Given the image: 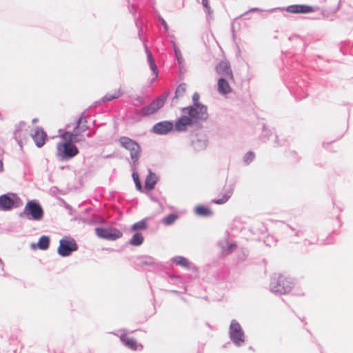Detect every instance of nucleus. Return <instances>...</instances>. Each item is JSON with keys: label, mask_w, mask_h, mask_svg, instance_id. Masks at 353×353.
Returning a JSON list of instances; mask_svg holds the SVG:
<instances>
[{"label": "nucleus", "mask_w": 353, "mask_h": 353, "mask_svg": "<svg viewBox=\"0 0 353 353\" xmlns=\"http://www.w3.org/2000/svg\"><path fill=\"white\" fill-rule=\"evenodd\" d=\"M87 129V121H83L82 117H80L77 121V126L72 132H64L62 133L60 137L64 142L59 143L57 145V157L62 160L67 161L78 154L79 150L73 143L85 140L81 134Z\"/></svg>", "instance_id": "obj_1"}, {"label": "nucleus", "mask_w": 353, "mask_h": 353, "mask_svg": "<svg viewBox=\"0 0 353 353\" xmlns=\"http://www.w3.org/2000/svg\"><path fill=\"white\" fill-rule=\"evenodd\" d=\"M119 143L122 147L130 152L133 164L136 165L141 154V149L139 144L137 141L126 137H121L119 139Z\"/></svg>", "instance_id": "obj_2"}, {"label": "nucleus", "mask_w": 353, "mask_h": 353, "mask_svg": "<svg viewBox=\"0 0 353 353\" xmlns=\"http://www.w3.org/2000/svg\"><path fill=\"white\" fill-rule=\"evenodd\" d=\"M271 285L272 290L276 292L285 294L292 290L293 282L283 275H278L273 278Z\"/></svg>", "instance_id": "obj_3"}, {"label": "nucleus", "mask_w": 353, "mask_h": 353, "mask_svg": "<svg viewBox=\"0 0 353 353\" xmlns=\"http://www.w3.org/2000/svg\"><path fill=\"white\" fill-rule=\"evenodd\" d=\"M23 214L32 220L40 221L43 216V210L40 204L34 201H28L23 209Z\"/></svg>", "instance_id": "obj_4"}, {"label": "nucleus", "mask_w": 353, "mask_h": 353, "mask_svg": "<svg viewBox=\"0 0 353 353\" xmlns=\"http://www.w3.org/2000/svg\"><path fill=\"white\" fill-rule=\"evenodd\" d=\"M78 249L75 240L71 237L65 236L59 241L58 254L61 256H68Z\"/></svg>", "instance_id": "obj_5"}, {"label": "nucleus", "mask_w": 353, "mask_h": 353, "mask_svg": "<svg viewBox=\"0 0 353 353\" xmlns=\"http://www.w3.org/2000/svg\"><path fill=\"white\" fill-rule=\"evenodd\" d=\"M183 112H187L194 123L199 120H205L208 117L207 108L205 105L190 106L183 108Z\"/></svg>", "instance_id": "obj_6"}, {"label": "nucleus", "mask_w": 353, "mask_h": 353, "mask_svg": "<svg viewBox=\"0 0 353 353\" xmlns=\"http://www.w3.org/2000/svg\"><path fill=\"white\" fill-rule=\"evenodd\" d=\"M95 233L99 238L109 241H114L123 236V233L115 228H97Z\"/></svg>", "instance_id": "obj_7"}, {"label": "nucleus", "mask_w": 353, "mask_h": 353, "mask_svg": "<svg viewBox=\"0 0 353 353\" xmlns=\"http://www.w3.org/2000/svg\"><path fill=\"white\" fill-rule=\"evenodd\" d=\"M230 335L232 341L238 346H241L243 342V332L239 323L232 321L230 327Z\"/></svg>", "instance_id": "obj_8"}, {"label": "nucleus", "mask_w": 353, "mask_h": 353, "mask_svg": "<svg viewBox=\"0 0 353 353\" xmlns=\"http://www.w3.org/2000/svg\"><path fill=\"white\" fill-rule=\"evenodd\" d=\"M215 70L218 74L228 77L230 81H234V77L229 61H222L219 62Z\"/></svg>", "instance_id": "obj_9"}, {"label": "nucleus", "mask_w": 353, "mask_h": 353, "mask_svg": "<svg viewBox=\"0 0 353 353\" xmlns=\"http://www.w3.org/2000/svg\"><path fill=\"white\" fill-rule=\"evenodd\" d=\"M165 99L158 98L154 100L150 105L142 109V113L144 115H149L155 113L164 104Z\"/></svg>", "instance_id": "obj_10"}, {"label": "nucleus", "mask_w": 353, "mask_h": 353, "mask_svg": "<svg viewBox=\"0 0 353 353\" xmlns=\"http://www.w3.org/2000/svg\"><path fill=\"white\" fill-rule=\"evenodd\" d=\"M173 129V123L170 121H161L155 124L153 127V131L156 134H165Z\"/></svg>", "instance_id": "obj_11"}, {"label": "nucleus", "mask_w": 353, "mask_h": 353, "mask_svg": "<svg viewBox=\"0 0 353 353\" xmlns=\"http://www.w3.org/2000/svg\"><path fill=\"white\" fill-rule=\"evenodd\" d=\"M194 122L190 115L183 114L175 123V128L178 131H184L188 125H190Z\"/></svg>", "instance_id": "obj_12"}, {"label": "nucleus", "mask_w": 353, "mask_h": 353, "mask_svg": "<svg viewBox=\"0 0 353 353\" xmlns=\"http://www.w3.org/2000/svg\"><path fill=\"white\" fill-rule=\"evenodd\" d=\"M217 90L222 94H228L232 92V87L224 77H221L218 79Z\"/></svg>", "instance_id": "obj_13"}, {"label": "nucleus", "mask_w": 353, "mask_h": 353, "mask_svg": "<svg viewBox=\"0 0 353 353\" xmlns=\"http://www.w3.org/2000/svg\"><path fill=\"white\" fill-rule=\"evenodd\" d=\"M120 339L126 347L132 350H137L139 346H140L141 348L143 347L141 345H139L137 344L134 339L130 337L127 334H121Z\"/></svg>", "instance_id": "obj_14"}, {"label": "nucleus", "mask_w": 353, "mask_h": 353, "mask_svg": "<svg viewBox=\"0 0 353 353\" xmlns=\"http://www.w3.org/2000/svg\"><path fill=\"white\" fill-rule=\"evenodd\" d=\"M14 205L13 199L9 197L6 194L0 196V210H10Z\"/></svg>", "instance_id": "obj_15"}, {"label": "nucleus", "mask_w": 353, "mask_h": 353, "mask_svg": "<svg viewBox=\"0 0 353 353\" xmlns=\"http://www.w3.org/2000/svg\"><path fill=\"white\" fill-rule=\"evenodd\" d=\"M32 138L36 145L41 148L45 144L47 134L43 130L37 129L32 135Z\"/></svg>", "instance_id": "obj_16"}, {"label": "nucleus", "mask_w": 353, "mask_h": 353, "mask_svg": "<svg viewBox=\"0 0 353 353\" xmlns=\"http://www.w3.org/2000/svg\"><path fill=\"white\" fill-rule=\"evenodd\" d=\"M287 11L291 13H309L313 11V8L305 5H293L288 6Z\"/></svg>", "instance_id": "obj_17"}, {"label": "nucleus", "mask_w": 353, "mask_h": 353, "mask_svg": "<svg viewBox=\"0 0 353 353\" xmlns=\"http://www.w3.org/2000/svg\"><path fill=\"white\" fill-rule=\"evenodd\" d=\"M224 192L221 199L214 200L213 202L216 204H223L226 203L232 194L233 190L231 187L225 188L223 190Z\"/></svg>", "instance_id": "obj_18"}, {"label": "nucleus", "mask_w": 353, "mask_h": 353, "mask_svg": "<svg viewBox=\"0 0 353 353\" xmlns=\"http://www.w3.org/2000/svg\"><path fill=\"white\" fill-rule=\"evenodd\" d=\"M157 181V176L154 173L150 172L145 179V188L148 190H153Z\"/></svg>", "instance_id": "obj_19"}, {"label": "nucleus", "mask_w": 353, "mask_h": 353, "mask_svg": "<svg viewBox=\"0 0 353 353\" xmlns=\"http://www.w3.org/2000/svg\"><path fill=\"white\" fill-rule=\"evenodd\" d=\"M195 213L201 216H209L212 214L211 210L205 205H198L195 208Z\"/></svg>", "instance_id": "obj_20"}, {"label": "nucleus", "mask_w": 353, "mask_h": 353, "mask_svg": "<svg viewBox=\"0 0 353 353\" xmlns=\"http://www.w3.org/2000/svg\"><path fill=\"white\" fill-rule=\"evenodd\" d=\"M144 241V237L140 232H136L131 239L130 240V243L134 246L141 245Z\"/></svg>", "instance_id": "obj_21"}, {"label": "nucleus", "mask_w": 353, "mask_h": 353, "mask_svg": "<svg viewBox=\"0 0 353 353\" xmlns=\"http://www.w3.org/2000/svg\"><path fill=\"white\" fill-rule=\"evenodd\" d=\"M172 261L176 265H177L179 266H181V267H183V268H185L187 269L190 268V263L186 258H185L183 256H176L173 259Z\"/></svg>", "instance_id": "obj_22"}, {"label": "nucleus", "mask_w": 353, "mask_h": 353, "mask_svg": "<svg viewBox=\"0 0 353 353\" xmlns=\"http://www.w3.org/2000/svg\"><path fill=\"white\" fill-rule=\"evenodd\" d=\"M148 227L147 220L143 219L133 224L130 228L131 232L145 230Z\"/></svg>", "instance_id": "obj_23"}, {"label": "nucleus", "mask_w": 353, "mask_h": 353, "mask_svg": "<svg viewBox=\"0 0 353 353\" xmlns=\"http://www.w3.org/2000/svg\"><path fill=\"white\" fill-rule=\"evenodd\" d=\"M50 244V238L47 236H42L37 243V247L41 250H47Z\"/></svg>", "instance_id": "obj_24"}, {"label": "nucleus", "mask_w": 353, "mask_h": 353, "mask_svg": "<svg viewBox=\"0 0 353 353\" xmlns=\"http://www.w3.org/2000/svg\"><path fill=\"white\" fill-rule=\"evenodd\" d=\"M187 85L185 83H181L176 89L174 99H180L185 96Z\"/></svg>", "instance_id": "obj_25"}, {"label": "nucleus", "mask_w": 353, "mask_h": 353, "mask_svg": "<svg viewBox=\"0 0 353 353\" xmlns=\"http://www.w3.org/2000/svg\"><path fill=\"white\" fill-rule=\"evenodd\" d=\"M179 219V215L175 213L170 214L162 219V223L165 225H170L174 223Z\"/></svg>", "instance_id": "obj_26"}, {"label": "nucleus", "mask_w": 353, "mask_h": 353, "mask_svg": "<svg viewBox=\"0 0 353 353\" xmlns=\"http://www.w3.org/2000/svg\"><path fill=\"white\" fill-rule=\"evenodd\" d=\"M145 50H146L147 57H148V60L149 64L150 65V68H151L152 70L154 72L155 75H157V67L155 64V61L152 57V53L148 49V48H145Z\"/></svg>", "instance_id": "obj_27"}, {"label": "nucleus", "mask_w": 353, "mask_h": 353, "mask_svg": "<svg viewBox=\"0 0 353 353\" xmlns=\"http://www.w3.org/2000/svg\"><path fill=\"white\" fill-rule=\"evenodd\" d=\"M132 178H133V180H134V181L135 183L137 188L139 190H141L142 186H141V181L139 180V174L137 173H136V172H134L132 174Z\"/></svg>", "instance_id": "obj_28"}, {"label": "nucleus", "mask_w": 353, "mask_h": 353, "mask_svg": "<svg viewBox=\"0 0 353 353\" xmlns=\"http://www.w3.org/2000/svg\"><path fill=\"white\" fill-rule=\"evenodd\" d=\"M202 4H203V6L205 8V12H207V14L208 15H211L212 14V10L211 9V7L210 6L209 1L208 0H202Z\"/></svg>", "instance_id": "obj_29"}, {"label": "nucleus", "mask_w": 353, "mask_h": 353, "mask_svg": "<svg viewBox=\"0 0 353 353\" xmlns=\"http://www.w3.org/2000/svg\"><path fill=\"white\" fill-rule=\"evenodd\" d=\"M200 99V95L199 93L195 92L192 96V101L194 102L193 106H197V105H202L201 103H199V101Z\"/></svg>", "instance_id": "obj_30"}, {"label": "nucleus", "mask_w": 353, "mask_h": 353, "mask_svg": "<svg viewBox=\"0 0 353 353\" xmlns=\"http://www.w3.org/2000/svg\"><path fill=\"white\" fill-rule=\"evenodd\" d=\"M254 153L250 152H248L246 154H245V161L248 163L252 161V159H254Z\"/></svg>", "instance_id": "obj_31"}, {"label": "nucleus", "mask_w": 353, "mask_h": 353, "mask_svg": "<svg viewBox=\"0 0 353 353\" xmlns=\"http://www.w3.org/2000/svg\"><path fill=\"white\" fill-rule=\"evenodd\" d=\"M120 96V94H117L115 95H106L103 98V101H110L113 99L118 98Z\"/></svg>", "instance_id": "obj_32"}, {"label": "nucleus", "mask_w": 353, "mask_h": 353, "mask_svg": "<svg viewBox=\"0 0 353 353\" xmlns=\"http://www.w3.org/2000/svg\"><path fill=\"white\" fill-rule=\"evenodd\" d=\"M3 169V163L1 161H0V172L2 171Z\"/></svg>", "instance_id": "obj_33"}, {"label": "nucleus", "mask_w": 353, "mask_h": 353, "mask_svg": "<svg viewBox=\"0 0 353 353\" xmlns=\"http://www.w3.org/2000/svg\"><path fill=\"white\" fill-rule=\"evenodd\" d=\"M32 246L35 248H36V245L34 244H32Z\"/></svg>", "instance_id": "obj_34"}, {"label": "nucleus", "mask_w": 353, "mask_h": 353, "mask_svg": "<svg viewBox=\"0 0 353 353\" xmlns=\"http://www.w3.org/2000/svg\"><path fill=\"white\" fill-rule=\"evenodd\" d=\"M164 27L167 28V25L164 23Z\"/></svg>", "instance_id": "obj_35"}, {"label": "nucleus", "mask_w": 353, "mask_h": 353, "mask_svg": "<svg viewBox=\"0 0 353 353\" xmlns=\"http://www.w3.org/2000/svg\"><path fill=\"white\" fill-rule=\"evenodd\" d=\"M0 263L2 264V261L0 259Z\"/></svg>", "instance_id": "obj_36"}]
</instances>
